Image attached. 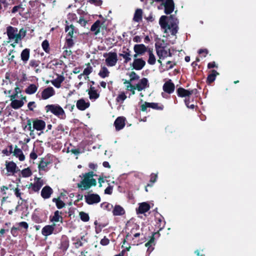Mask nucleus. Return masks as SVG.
<instances>
[{
  "label": "nucleus",
  "mask_w": 256,
  "mask_h": 256,
  "mask_svg": "<svg viewBox=\"0 0 256 256\" xmlns=\"http://www.w3.org/2000/svg\"><path fill=\"white\" fill-rule=\"evenodd\" d=\"M85 201L88 204H93L100 202V197L96 194H92L84 196Z\"/></svg>",
  "instance_id": "9b49d317"
},
{
  "label": "nucleus",
  "mask_w": 256,
  "mask_h": 256,
  "mask_svg": "<svg viewBox=\"0 0 256 256\" xmlns=\"http://www.w3.org/2000/svg\"><path fill=\"white\" fill-rule=\"evenodd\" d=\"M54 191L52 188L49 186H44L41 190V196L44 199L50 198Z\"/></svg>",
  "instance_id": "aec40b11"
},
{
  "label": "nucleus",
  "mask_w": 256,
  "mask_h": 256,
  "mask_svg": "<svg viewBox=\"0 0 256 256\" xmlns=\"http://www.w3.org/2000/svg\"><path fill=\"white\" fill-rule=\"evenodd\" d=\"M90 4H93L96 6H100L102 4V0H89L88 1Z\"/></svg>",
  "instance_id": "0e129e2a"
},
{
  "label": "nucleus",
  "mask_w": 256,
  "mask_h": 256,
  "mask_svg": "<svg viewBox=\"0 0 256 256\" xmlns=\"http://www.w3.org/2000/svg\"><path fill=\"white\" fill-rule=\"evenodd\" d=\"M98 74L100 78H104L109 76L110 72L105 66H102Z\"/></svg>",
  "instance_id": "ea45409f"
},
{
  "label": "nucleus",
  "mask_w": 256,
  "mask_h": 256,
  "mask_svg": "<svg viewBox=\"0 0 256 256\" xmlns=\"http://www.w3.org/2000/svg\"><path fill=\"white\" fill-rule=\"evenodd\" d=\"M176 93L178 96L180 98H190V96L189 90H186L182 87L177 88Z\"/></svg>",
  "instance_id": "393cba45"
},
{
  "label": "nucleus",
  "mask_w": 256,
  "mask_h": 256,
  "mask_svg": "<svg viewBox=\"0 0 256 256\" xmlns=\"http://www.w3.org/2000/svg\"><path fill=\"white\" fill-rule=\"evenodd\" d=\"M167 19H168V16H162L160 18V20H159V24H160V26L161 28H162V29H164V32L165 33H167L168 32V21H167Z\"/></svg>",
  "instance_id": "cd10ccee"
},
{
  "label": "nucleus",
  "mask_w": 256,
  "mask_h": 256,
  "mask_svg": "<svg viewBox=\"0 0 256 256\" xmlns=\"http://www.w3.org/2000/svg\"><path fill=\"white\" fill-rule=\"evenodd\" d=\"M184 103H185V104L186 105V107L188 108H190V109H192V110H194L196 105L192 104H190V98H186L185 99H184Z\"/></svg>",
  "instance_id": "4d7b16f0"
},
{
  "label": "nucleus",
  "mask_w": 256,
  "mask_h": 256,
  "mask_svg": "<svg viewBox=\"0 0 256 256\" xmlns=\"http://www.w3.org/2000/svg\"><path fill=\"white\" fill-rule=\"evenodd\" d=\"M42 47L43 50L47 54L50 52V47L48 41L47 40H44L42 44Z\"/></svg>",
  "instance_id": "c03bdc74"
},
{
  "label": "nucleus",
  "mask_w": 256,
  "mask_h": 256,
  "mask_svg": "<svg viewBox=\"0 0 256 256\" xmlns=\"http://www.w3.org/2000/svg\"><path fill=\"white\" fill-rule=\"evenodd\" d=\"M96 174L93 171L82 174V177L80 182L77 184V187L82 190H87L92 186L96 185V180L94 178Z\"/></svg>",
  "instance_id": "f257e3e1"
},
{
  "label": "nucleus",
  "mask_w": 256,
  "mask_h": 256,
  "mask_svg": "<svg viewBox=\"0 0 256 256\" xmlns=\"http://www.w3.org/2000/svg\"><path fill=\"white\" fill-rule=\"evenodd\" d=\"M148 108H151L157 110H162L164 108V106L158 103L145 102L141 106L140 110L142 112H146Z\"/></svg>",
  "instance_id": "6e6552de"
},
{
  "label": "nucleus",
  "mask_w": 256,
  "mask_h": 256,
  "mask_svg": "<svg viewBox=\"0 0 256 256\" xmlns=\"http://www.w3.org/2000/svg\"><path fill=\"white\" fill-rule=\"evenodd\" d=\"M88 94L90 100H96L100 97V94L98 93L96 90L88 92Z\"/></svg>",
  "instance_id": "6e6d98bb"
},
{
  "label": "nucleus",
  "mask_w": 256,
  "mask_h": 256,
  "mask_svg": "<svg viewBox=\"0 0 256 256\" xmlns=\"http://www.w3.org/2000/svg\"><path fill=\"white\" fill-rule=\"evenodd\" d=\"M157 178H158V175L156 174L152 173L150 174V182H151L152 184H147V186L145 188L146 191V192L148 191V190L147 189V188L148 186H152V184H154V182H155L156 181Z\"/></svg>",
  "instance_id": "a18cd8bd"
},
{
  "label": "nucleus",
  "mask_w": 256,
  "mask_h": 256,
  "mask_svg": "<svg viewBox=\"0 0 256 256\" xmlns=\"http://www.w3.org/2000/svg\"><path fill=\"white\" fill-rule=\"evenodd\" d=\"M73 37H70L68 38V36H66V48H71L72 47L74 44L73 40L72 39Z\"/></svg>",
  "instance_id": "864d4df0"
},
{
  "label": "nucleus",
  "mask_w": 256,
  "mask_h": 256,
  "mask_svg": "<svg viewBox=\"0 0 256 256\" xmlns=\"http://www.w3.org/2000/svg\"><path fill=\"white\" fill-rule=\"evenodd\" d=\"M6 168L8 174V175H14L16 173L20 171L16 164L13 161L6 162Z\"/></svg>",
  "instance_id": "1a4fd4ad"
},
{
  "label": "nucleus",
  "mask_w": 256,
  "mask_h": 256,
  "mask_svg": "<svg viewBox=\"0 0 256 256\" xmlns=\"http://www.w3.org/2000/svg\"><path fill=\"white\" fill-rule=\"evenodd\" d=\"M146 64V62L142 58H134L130 66L132 67V70H140L144 68Z\"/></svg>",
  "instance_id": "f8f14e48"
},
{
  "label": "nucleus",
  "mask_w": 256,
  "mask_h": 256,
  "mask_svg": "<svg viewBox=\"0 0 256 256\" xmlns=\"http://www.w3.org/2000/svg\"><path fill=\"white\" fill-rule=\"evenodd\" d=\"M34 182L28 184V188L30 193L38 192L44 184L43 180L40 178L35 177Z\"/></svg>",
  "instance_id": "20e7f679"
},
{
  "label": "nucleus",
  "mask_w": 256,
  "mask_h": 256,
  "mask_svg": "<svg viewBox=\"0 0 256 256\" xmlns=\"http://www.w3.org/2000/svg\"><path fill=\"white\" fill-rule=\"evenodd\" d=\"M104 56L107 57L106 59V63L108 66H114L118 60L117 54L116 52L104 53Z\"/></svg>",
  "instance_id": "423d86ee"
},
{
  "label": "nucleus",
  "mask_w": 256,
  "mask_h": 256,
  "mask_svg": "<svg viewBox=\"0 0 256 256\" xmlns=\"http://www.w3.org/2000/svg\"><path fill=\"white\" fill-rule=\"evenodd\" d=\"M79 216L80 220L84 222H88L90 220L88 214L84 212H79Z\"/></svg>",
  "instance_id": "09e8293b"
},
{
  "label": "nucleus",
  "mask_w": 256,
  "mask_h": 256,
  "mask_svg": "<svg viewBox=\"0 0 256 256\" xmlns=\"http://www.w3.org/2000/svg\"><path fill=\"white\" fill-rule=\"evenodd\" d=\"M100 207L104 210L110 212L113 208L112 204L108 202H104L100 204Z\"/></svg>",
  "instance_id": "de8ad7c7"
},
{
  "label": "nucleus",
  "mask_w": 256,
  "mask_h": 256,
  "mask_svg": "<svg viewBox=\"0 0 256 256\" xmlns=\"http://www.w3.org/2000/svg\"><path fill=\"white\" fill-rule=\"evenodd\" d=\"M38 90V86L34 84H30L25 90V92L28 94H34Z\"/></svg>",
  "instance_id": "a19ab883"
},
{
  "label": "nucleus",
  "mask_w": 256,
  "mask_h": 256,
  "mask_svg": "<svg viewBox=\"0 0 256 256\" xmlns=\"http://www.w3.org/2000/svg\"><path fill=\"white\" fill-rule=\"evenodd\" d=\"M21 174L22 177L28 178L32 174V172L30 168H27L21 171Z\"/></svg>",
  "instance_id": "8fccbe9b"
},
{
  "label": "nucleus",
  "mask_w": 256,
  "mask_h": 256,
  "mask_svg": "<svg viewBox=\"0 0 256 256\" xmlns=\"http://www.w3.org/2000/svg\"><path fill=\"white\" fill-rule=\"evenodd\" d=\"M164 8V13L166 14L172 12L174 8V0H165L161 4Z\"/></svg>",
  "instance_id": "9d476101"
},
{
  "label": "nucleus",
  "mask_w": 256,
  "mask_h": 256,
  "mask_svg": "<svg viewBox=\"0 0 256 256\" xmlns=\"http://www.w3.org/2000/svg\"><path fill=\"white\" fill-rule=\"evenodd\" d=\"M134 86L138 91H142V90H144L146 88L149 87L148 80L145 78H142Z\"/></svg>",
  "instance_id": "412c9836"
},
{
  "label": "nucleus",
  "mask_w": 256,
  "mask_h": 256,
  "mask_svg": "<svg viewBox=\"0 0 256 256\" xmlns=\"http://www.w3.org/2000/svg\"><path fill=\"white\" fill-rule=\"evenodd\" d=\"M30 56V50L26 48L23 50L20 54L21 60L24 64H26L29 60Z\"/></svg>",
  "instance_id": "2f4dec72"
},
{
  "label": "nucleus",
  "mask_w": 256,
  "mask_h": 256,
  "mask_svg": "<svg viewBox=\"0 0 256 256\" xmlns=\"http://www.w3.org/2000/svg\"><path fill=\"white\" fill-rule=\"evenodd\" d=\"M102 24L103 22H102L100 20H97L92 26L90 30L94 32V35H98L100 32V29L106 28L105 26H102Z\"/></svg>",
  "instance_id": "ddd939ff"
},
{
  "label": "nucleus",
  "mask_w": 256,
  "mask_h": 256,
  "mask_svg": "<svg viewBox=\"0 0 256 256\" xmlns=\"http://www.w3.org/2000/svg\"><path fill=\"white\" fill-rule=\"evenodd\" d=\"M119 56L123 58L125 64H127L131 60V51L128 48L123 50L122 53L119 54Z\"/></svg>",
  "instance_id": "7c9ffc66"
},
{
  "label": "nucleus",
  "mask_w": 256,
  "mask_h": 256,
  "mask_svg": "<svg viewBox=\"0 0 256 256\" xmlns=\"http://www.w3.org/2000/svg\"><path fill=\"white\" fill-rule=\"evenodd\" d=\"M65 30L66 32H68L67 36L73 37L74 32H76L75 30V27L72 24H70V26H66L65 28Z\"/></svg>",
  "instance_id": "37998d69"
},
{
  "label": "nucleus",
  "mask_w": 256,
  "mask_h": 256,
  "mask_svg": "<svg viewBox=\"0 0 256 256\" xmlns=\"http://www.w3.org/2000/svg\"><path fill=\"white\" fill-rule=\"evenodd\" d=\"M156 234V232L152 233L150 236V240L145 244V246L148 248V250L152 251L154 250L152 246L155 245L154 235Z\"/></svg>",
  "instance_id": "72a5a7b5"
},
{
  "label": "nucleus",
  "mask_w": 256,
  "mask_h": 256,
  "mask_svg": "<svg viewBox=\"0 0 256 256\" xmlns=\"http://www.w3.org/2000/svg\"><path fill=\"white\" fill-rule=\"evenodd\" d=\"M126 98V95L125 94L124 92H122L120 94L118 95V96L116 98V100L118 102H122Z\"/></svg>",
  "instance_id": "bf43d9fd"
},
{
  "label": "nucleus",
  "mask_w": 256,
  "mask_h": 256,
  "mask_svg": "<svg viewBox=\"0 0 256 256\" xmlns=\"http://www.w3.org/2000/svg\"><path fill=\"white\" fill-rule=\"evenodd\" d=\"M168 22V30L170 31L172 35L176 36L178 29V22L177 18L174 15H170L169 16Z\"/></svg>",
  "instance_id": "7ed1b4c3"
},
{
  "label": "nucleus",
  "mask_w": 256,
  "mask_h": 256,
  "mask_svg": "<svg viewBox=\"0 0 256 256\" xmlns=\"http://www.w3.org/2000/svg\"><path fill=\"white\" fill-rule=\"evenodd\" d=\"M64 77L62 75H58V77L52 81V84L56 88H60L61 84L64 81Z\"/></svg>",
  "instance_id": "f704fd0d"
},
{
  "label": "nucleus",
  "mask_w": 256,
  "mask_h": 256,
  "mask_svg": "<svg viewBox=\"0 0 256 256\" xmlns=\"http://www.w3.org/2000/svg\"><path fill=\"white\" fill-rule=\"evenodd\" d=\"M144 18L147 20L148 22H153L154 20V18L152 12L150 13L148 16H145Z\"/></svg>",
  "instance_id": "774afa93"
},
{
  "label": "nucleus",
  "mask_w": 256,
  "mask_h": 256,
  "mask_svg": "<svg viewBox=\"0 0 256 256\" xmlns=\"http://www.w3.org/2000/svg\"><path fill=\"white\" fill-rule=\"evenodd\" d=\"M24 104V102L22 100H14L12 101L10 106L15 110L18 109L22 107Z\"/></svg>",
  "instance_id": "4c0bfd02"
},
{
  "label": "nucleus",
  "mask_w": 256,
  "mask_h": 256,
  "mask_svg": "<svg viewBox=\"0 0 256 256\" xmlns=\"http://www.w3.org/2000/svg\"><path fill=\"white\" fill-rule=\"evenodd\" d=\"M32 124H33V118H28L26 120V125L24 129L26 130L27 128L28 130L30 131V135L32 138H34V130L33 126L32 127Z\"/></svg>",
  "instance_id": "473e14b6"
},
{
  "label": "nucleus",
  "mask_w": 256,
  "mask_h": 256,
  "mask_svg": "<svg viewBox=\"0 0 256 256\" xmlns=\"http://www.w3.org/2000/svg\"><path fill=\"white\" fill-rule=\"evenodd\" d=\"M219 74L216 70H212L211 73L209 74L207 77L206 79V83L208 84H210L213 82L215 80L217 75H218Z\"/></svg>",
  "instance_id": "c9c22d12"
},
{
  "label": "nucleus",
  "mask_w": 256,
  "mask_h": 256,
  "mask_svg": "<svg viewBox=\"0 0 256 256\" xmlns=\"http://www.w3.org/2000/svg\"><path fill=\"white\" fill-rule=\"evenodd\" d=\"M45 109L48 112H50L52 114L60 118H64L66 114L63 108L58 104H48L46 106Z\"/></svg>",
  "instance_id": "f03ea898"
},
{
  "label": "nucleus",
  "mask_w": 256,
  "mask_h": 256,
  "mask_svg": "<svg viewBox=\"0 0 256 256\" xmlns=\"http://www.w3.org/2000/svg\"><path fill=\"white\" fill-rule=\"evenodd\" d=\"M45 127L46 122L44 120L38 118L33 119L34 130H36L38 131H41L44 130Z\"/></svg>",
  "instance_id": "f3484780"
},
{
  "label": "nucleus",
  "mask_w": 256,
  "mask_h": 256,
  "mask_svg": "<svg viewBox=\"0 0 256 256\" xmlns=\"http://www.w3.org/2000/svg\"><path fill=\"white\" fill-rule=\"evenodd\" d=\"M18 29L16 27L8 26L6 28V34L10 41H14V43L18 44V38L20 36L18 34Z\"/></svg>",
  "instance_id": "39448f33"
},
{
  "label": "nucleus",
  "mask_w": 256,
  "mask_h": 256,
  "mask_svg": "<svg viewBox=\"0 0 256 256\" xmlns=\"http://www.w3.org/2000/svg\"><path fill=\"white\" fill-rule=\"evenodd\" d=\"M19 36L18 38V42H20L26 35V30L24 28H22L20 30L18 34Z\"/></svg>",
  "instance_id": "603ef678"
},
{
  "label": "nucleus",
  "mask_w": 256,
  "mask_h": 256,
  "mask_svg": "<svg viewBox=\"0 0 256 256\" xmlns=\"http://www.w3.org/2000/svg\"><path fill=\"white\" fill-rule=\"evenodd\" d=\"M160 59L164 60L168 57H172V54L170 48L166 49V46L156 52Z\"/></svg>",
  "instance_id": "2eb2a0df"
},
{
  "label": "nucleus",
  "mask_w": 256,
  "mask_h": 256,
  "mask_svg": "<svg viewBox=\"0 0 256 256\" xmlns=\"http://www.w3.org/2000/svg\"><path fill=\"white\" fill-rule=\"evenodd\" d=\"M162 88L164 91L166 93L171 94L174 90L175 86L172 80H169L164 84Z\"/></svg>",
  "instance_id": "6ab92c4d"
},
{
  "label": "nucleus",
  "mask_w": 256,
  "mask_h": 256,
  "mask_svg": "<svg viewBox=\"0 0 256 256\" xmlns=\"http://www.w3.org/2000/svg\"><path fill=\"white\" fill-rule=\"evenodd\" d=\"M76 108L80 110H84L90 106L89 102H86L83 98L78 100L76 104Z\"/></svg>",
  "instance_id": "b1692460"
},
{
  "label": "nucleus",
  "mask_w": 256,
  "mask_h": 256,
  "mask_svg": "<svg viewBox=\"0 0 256 256\" xmlns=\"http://www.w3.org/2000/svg\"><path fill=\"white\" fill-rule=\"evenodd\" d=\"M24 10V8H23L22 5L20 4L18 6H16L12 10V13L15 14L18 12H19L20 14L22 12H23Z\"/></svg>",
  "instance_id": "49530a36"
},
{
  "label": "nucleus",
  "mask_w": 256,
  "mask_h": 256,
  "mask_svg": "<svg viewBox=\"0 0 256 256\" xmlns=\"http://www.w3.org/2000/svg\"><path fill=\"white\" fill-rule=\"evenodd\" d=\"M87 68L84 69L83 71V74L86 76L89 75L92 71V68L90 66V63H88L87 64Z\"/></svg>",
  "instance_id": "13d9d810"
},
{
  "label": "nucleus",
  "mask_w": 256,
  "mask_h": 256,
  "mask_svg": "<svg viewBox=\"0 0 256 256\" xmlns=\"http://www.w3.org/2000/svg\"><path fill=\"white\" fill-rule=\"evenodd\" d=\"M150 209V206L146 202L140 203L137 210V213L142 214L148 212Z\"/></svg>",
  "instance_id": "c85d7f7f"
},
{
  "label": "nucleus",
  "mask_w": 256,
  "mask_h": 256,
  "mask_svg": "<svg viewBox=\"0 0 256 256\" xmlns=\"http://www.w3.org/2000/svg\"><path fill=\"white\" fill-rule=\"evenodd\" d=\"M134 50L135 53L142 56L148 50V48L144 44H136L134 46Z\"/></svg>",
  "instance_id": "5701e85b"
},
{
  "label": "nucleus",
  "mask_w": 256,
  "mask_h": 256,
  "mask_svg": "<svg viewBox=\"0 0 256 256\" xmlns=\"http://www.w3.org/2000/svg\"><path fill=\"white\" fill-rule=\"evenodd\" d=\"M126 118L125 117H118L114 122V126H115L116 130V131H119L122 130L126 125Z\"/></svg>",
  "instance_id": "4468645a"
},
{
  "label": "nucleus",
  "mask_w": 256,
  "mask_h": 256,
  "mask_svg": "<svg viewBox=\"0 0 256 256\" xmlns=\"http://www.w3.org/2000/svg\"><path fill=\"white\" fill-rule=\"evenodd\" d=\"M129 76L130 77V80L132 82L135 80H138L140 78V76L133 71L130 74Z\"/></svg>",
  "instance_id": "052dcab7"
},
{
  "label": "nucleus",
  "mask_w": 256,
  "mask_h": 256,
  "mask_svg": "<svg viewBox=\"0 0 256 256\" xmlns=\"http://www.w3.org/2000/svg\"><path fill=\"white\" fill-rule=\"evenodd\" d=\"M22 153V151L20 148H18L16 146L13 152L14 156H16V157H18V156H20V154H21Z\"/></svg>",
  "instance_id": "69168bd1"
},
{
  "label": "nucleus",
  "mask_w": 256,
  "mask_h": 256,
  "mask_svg": "<svg viewBox=\"0 0 256 256\" xmlns=\"http://www.w3.org/2000/svg\"><path fill=\"white\" fill-rule=\"evenodd\" d=\"M56 224L53 223L51 225H46L44 226L42 230V234L45 236H48L54 233Z\"/></svg>",
  "instance_id": "a211bd4d"
},
{
  "label": "nucleus",
  "mask_w": 256,
  "mask_h": 256,
  "mask_svg": "<svg viewBox=\"0 0 256 256\" xmlns=\"http://www.w3.org/2000/svg\"><path fill=\"white\" fill-rule=\"evenodd\" d=\"M52 202L56 203V206L58 209H61L66 206V204L61 200L60 197L53 198Z\"/></svg>",
  "instance_id": "58836bf2"
},
{
  "label": "nucleus",
  "mask_w": 256,
  "mask_h": 256,
  "mask_svg": "<svg viewBox=\"0 0 256 256\" xmlns=\"http://www.w3.org/2000/svg\"><path fill=\"white\" fill-rule=\"evenodd\" d=\"M68 247L69 240L66 236H63L61 240L60 248L63 252H66L68 249Z\"/></svg>",
  "instance_id": "bb28decb"
},
{
  "label": "nucleus",
  "mask_w": 256,
  "mask_h": 256,
  "mask_svg": "<svg viewBox=\"0 0 256 256\" xmlns=\"http://www.w3.org/2000/svg\"><path fill=\"white\" fill-rule=\"evenodd\" d=\"M32 220L36 223L39 224L42 222L41 218L36 214H32Z\"/></svg>",
  "instance_id": "e2e57ef3"
},
{
  "label": "nucleus",
  "mask_w": 256,
  "mask_h": 256,
  "mask_svg": "<svg viewBox=\"0 0 256 256\" xmlns=\"http://www.w3.org/2000/svg\"><path fill=\"white\" fill-rule=\"evenodd\" d=\"M50 164V160H44V158H42L38 164V168L40 170H45L46 167Z\"/></svg>",
  "instance_id": "79ce46f5"
},
{
  "label": "nucleus",
  "mask_w": 256,
  "mask_h": 256,
  "mask_svg": "<svg viewBox=\"0 0 256 256\" xmlns=\"http://www.w3.org/2000/svg\"><path fill=\"white\" fill-rule=\"evenodd\" d=\"M55 94V90L52 86L44 88L42 92V98L43 100H47Z\"/></svg>",
  "instance_id": "dca6fc26"
},
{
  "label": "nucleus",
  "mask_w": 256,
  "mask_h": 256,
  "mask_svg": "<svg viewBox=\"0 0 256 256\" xmlns=\"http://www.w3.org/2000/svg\"><path fill=\"white\" fill-rule=\"evenodd\" d=\"M156 226L159 229V230H162L166 224L164 217L158 212V208H156L154 210Z\"/></svg>",
  "instance_id": "0eeeda50"
},
{
  "label": "nucleus",
  "mask_w": 256,
  "mask_h": 256,
  "mask_svg": "<svg viewBox=\"0 0 256 256\" xmlns=\"http://www.w3.org/2000/svg\"><path fill=\"white\" fill-rule=\"evenodd\" d=\"M139 226L135 225L134 228H132L130 231L127 233L126 238L123 241V244H124L126 241L132 242L134 240V234L136 232V231L138 230Z\"/></svg>",
  "instance_id": "4be33fe9"
},
{
  "label": "nucleus",
  "mask_w": 256,
  "mask_h": 256,
  "mask_svg": "<svg viewBox=\"0 0 256 256\" xmlns=\"http://www.w3.org/2000/svg\"><path fill=\"white\" fill-rule=\"evenodd\" d=\"M148 62L150 65H154L156 62V58L154 54H150L148 56Z\"/></svg>",
  "instance_id": "5fc2aeb1"
},
{
  "label": "nucleus",
  "mask_w": 256,
  "mask_h": 256,
  "mask_svg": "<svg viewBox=\"0 0 256 256\" xmlns=\"http://www.w3.org/2000/svg\"><path fill=\"white\" fill-rule=\"evenodd\" d=\"M164 42V40H159L158 41L155 43L154 46L156 52L165 47V46H163Z\"/></svg>",
  "instance_id": "3c124183"
},
{
  "label": "nucleus",
  "mask_w": 256,
  "mask_h": 256,
  "mask_svg": "<svg viewBox=\"0 0 256 256\" xmlns=\"http://www.w3.org/2000/svg\"><path fill=\"white\" fill-rule=\"evenodd\" d=\"M18 228H16L15 226H12L10 230V232L13 236L16 237L18 236Z\"/></svg>",
  "instance_id": "338daca9"
},
{
  "label": "nucleus",
  "mask_w": 256,
  "mask_h": 256,
  "mask_svg": "<svg viewBox=\"0 0 256 256\" xmlns=\"http://www.w3.org/2000/svg\"><path fill=\"white\" fill-rule=\"evenodd\" d=\"M142 10L140 8H138L136 10L133 18V20L139 22L142 20Z\"/></svg>",
  "instance_id": "e433bc0d"
},
{
  "label": "nucleus",
  "mask_w": 256,
  "mask_h": 256,
  "mask_svg": "<svg viewBox=\"0 0 256 256\" xmlns=\"http://www.w3.org/2000/svg\"><path fill=\"white\" fill-rule=\"evenodd\" d=\"M40 64V62L36 60H30L29 65L32 68L38 67Z\"/></svg>",
  "instance_id": "680f3d73"
},
{
  "label": "nucleus",
  "mask_w": 256,
  "mask_h": 256,
  "mask_svg": "<svg viewBox=\"0 0 256 256\" xmlns=\"http://www.w3.org/2000/svg\"><path fill=\"white\" fill-rule=\"evenodd\" d=\"M62 214L61 212H60L58 210H56L54 212V216H50V220L53 223L60 222V223L63 222V218L60 215Z\"/></svg>",
  "instance_id": "a878e982"
},
{
  "label": "nucleus",
  "mask_w": 256,
  "mask_h": 256,
  "mask_svg": "<svg viewBox=\"0 0 256 256\" xmlns=\"http://www.w3.org/2000/svg\"><path fill=\"white\" fill-rule=\"evenodd\" d=\"M112 214L114 216H122L125 214L124 208L120 205H116L112 209Z\"/></svg>",
  "instance_id": "c756f323"
}]
</instances>
